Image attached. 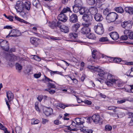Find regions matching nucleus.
I'll return each instance as SVG.
<instances>
[{"mask_svg": "<svg viewBox=\"0 0 133 133\" xmlns=\"http://www.w3.org/2000/svg\"><path fill=\"white\" fill-rule=\"evenodd\" d=\"M98 75L101 78H96L95 79L96 81L99 82L101 83H103V80H105L106 81V83L107 84V82H112L114 79L112 78V75L110 74L105 73L102 70L100 72L99 74H98Z\"/></svg>", "mask_w": 133, "mask_h": 133, "instance_id": "1", "label": "nucleus"}, {"mask_svg": "<svg viewBox=\"0 0 133 133\" xmlns=\"http://www.w3.org/2000/svg\"><path fill=\"white\" fill-rule=\"evenodd\" d=\"M92 57L94 59H98L101 58L108 59L109 62H114V57H111L106 56L104 54H99L95 50L92 52Z\"/></svg>", "mask_w": 133, "mask_h": 133, "instance_id": "2", "label": "nucleus"}, {"mask_svg": "<svg viewBox=\"0 0 133 133\" xmlns=\"http://www.w3.org/2000/svg\"><path fill=\"white\" fill-rule=\"evenodd\" d=\"M118 15L114 12L108 13L106 17V19L109 23L113 22L118 18Z\"/></svg>", "mask_w": 133, "mask_h": 133, "instance_id": "3", "label": "nucleus"}, {"mask_svg": "<svg viewBox=\"0 0 133 133\" xmlns=\"http://www.w3.org/2000/svg\"><path fill=\"white\" fill-rule=\"evenodd\" d=\"M107 85L109 87L114 86L115 87V86H114V85L120 87L122 85L123 82L120 80L114 79L112 82H107Z\"/></svg>", "mask_w": 133, "mask_h": 133, "instance_id": "4", "label": "nucleus"}, {"mask_svg": "<svg viewBox=\"0 0 133 133\" xmlns=\"http://www.w3.org/2000/svg\"><path fill=\"white\" fill-rule=\"evenodd\" d=\"M94 29L95 32L98 35H102L104 32V29L101 23H99L97 25L95 26Z\"/></svg>", "mask_w": 133, "mask_h": 133, "instance_id": "5", "label": "nucleus"}, {"mask_svg": "<svg viewBox=\"0 0 133 133\" xmlns=\"http://www.w3.org/2000/svg\"><path fill=\"white\" fill-rule=\"evenodd\" d=\"M15 8L17 12L23 11L24 10V3L21 1H17L15 5Z\"/></svg>", "mask_w": 133, "mask_h": 133, "instance_id": "6", "label": "nucleus"}, {"mask_svg": "<svg viewBox=\"0 0 133 133\" xmlns=\"http://www.w3.org/2000/svg\"><path fill=\"white\" fill-rule=\"evenodd\" d=\"M132 22L130 21H124L121 23L122 27L125 29H130L132 28Z\"/></svg>", "mask_w": 133, "mask_h": 133, "instance_id": "7", "label": "nucleus"}, {"mask_svg": "<svg viewBox=\"0 0 133 133\" xmlns=\"http://www.w3.org/2000/svg\"><path fill=\"white\" fill-rule=\"evenodd\" d=\"M82 19L84 21L86 22L89 23L92 21V16L91 14L87 13L83 15Z\"/></svg>", "mask_w": 133, "mask_h": 133, "instance_id": "8", "label": "nucleus"}, {"mask_svg": "<svg viewBox=\"0 0 133 133\" xmlns=\"http://www.w3.org/2000/svg\"><path fill=\"white\" fill-rule=\"evenodd\" d=\"M40 39L38 38L31 37L30 38V41L31 43L35 47H36L40 42Z\"/></svg>", "mask_w": 133, "mask_h": 133, "instance_id": "9", "label": "nucleus"}, {"mask_svg": "<svg viewBox=\"0 0 133 133\" xmlns=\"http://www.w3.org/2000/svg\"><path fill=\"white\" fill-rule=\"evenodd\" d=\"M89 70L92 72H97L98 74H99L100 72L102 70L101 69H99L98 67H95L91 65H88L87 67Z\"/></svg>", "mask_w": 133, "mask_h": 133, "instance_id": "10", "label": "nucleus"}, {"mask_svg": "<svg viewBox=\"0 0 133 133\" xmlns=\"http://www.w3.org/2000/svg\"><path fill=\"white\" fill-rule=\"evenodd\" d=\"M91 31L90 29L87 26H84L81 30V33L83 35H87Z\"/></svg>", "mask_w": 133, "mask_h": 133, "instance_id": "11", "label": "nucleus"}, {"mask_svg": "<svg viewBox=\"0 0 133 133\" xmlns=\"http://www.w3.org/2000/svg\"><path fill=\"white\" fill-rule=\"evenodd\" d=\"M58 18L59 20L63 22H65L67 20L68 18L65 14L60 13L58 15Z\"/></svg>", "mask_w": 133, "mask_h": 133, "instance_id": "12", "label": "nucleus"}, {"mask_svg": "<svg viewBox=\"0 0 133 133\" xmlns=\"http://www.w3.org/2000/svg\"><path fill=\"white\" fill-rule=\"evenodd\" d=\"M91 119L95 123L97 124L101 123V120H100V117L98 115H94L92 116Z\"/></svg>", "mask_w": 133, "mask_h": 133, "instance_id": "13", "label": "nucleus"}, {"mask_svg": "<svg viewBox=\"0 0 133 133\" xmlns=\"http://www.w3.org/2000/svg\"><path fill=\"white\" fill-rule=\"evenodd\" d=\"M69 21L72 23H75L78 21V17L76 14H72L70 16Z\"/></svg>", "mask_w": 133, "mask_h": 133, "instance_id": "14", "label": "nucleus"}, {"mask_svg": "<svg viewBox=\"0 0 133 133\" xmlns=\"http://www.w3.org/2000/svg\"><path fill=\"white\" fill-rule=\"evenodd\" d=\"M43 113L46 116L50 115L53 112V110L50 108H45L43 109Z\"/></svg>", "mask_w": 133, "mask_h": 133, "instance_id": "15", "label": "nucleus"}, {"mask_svg": "<svg viewBox=\"0 0 133 133\" xmlns=\"http://www.w3.org/2000/svg\"><path fill=\"white\" fill-rule=\"evenodd\" d=\"M94 18L95 20L97 22H101L103 19L102 15L99 13H96L94 15Z\"/></svg>", "mask_w": 133, "mask_h": 133, "instance_id": "16", "label": "nucleus"}, {"mask_svg": "<svg viewBox=\"0 0 133 133\" xmlns=\"http://www.w3.org/2000/svg\"><path fill=\"white\" fill-rule=\"evenodd\" d=\"M109 34L112 39L114 40H117L119 38L118 34L116 32H112Z\"/></svg>", "mask_w": 133, "mask_h": 133, "instance_id": "17", "label": "nucleus"}, {"mask_svg": "<svg viewBox=\"0 0 133 133\" xmlns=\"http://www.w3.org/2000/svg\"><path fill=\"white\" fill-rule=\"evenodd\" d=\"M6 95L8 101L10 103L14 98V95L10 91L6 92Z\"/></svg>", "mask_w": 133, "mask_h": 133, "instance_id": "18", "label": "nucleus"}, {"mask_svg": "<svg viewBox=\"0 0 133 133\" xmlns=\"http://www.w3.org/2000/svg\"><path fill=\"white\" fill-rule=\"evenodd\" d=\"M89 11V10L87 8L84 7L81 8L79 11L80 14L82 15L87 14L88 13Z\"/></svg>", "mask_w": 133, "mask_h": 133, "instance_id": "19", "label": "nucleus"}, {"mask_svg": "<svg viewBox=\"0 0 133 133\" xmlns=\"http://www.w3.org/2000/svg\"><path fill=\"white\" fill-rule=\"evenodd\" d=\"M80 27V24L78 23H76L74 24L72 26L71 30L72 31L74 32H76L78 30V29Z\"/></svg>", "mask_w": 133, "mask_h": 133, "instance_id": "20", "label": "nucleus"}, {"mask_svg": "<svg viewBox=\"0 0 133 133\" xmlns=\"http://www.w3.org/2000/svg\"><path fill=\"white\" fill-rule=\"evenodd\" d=\"M75 121L80 127H83L84 126L81 125H83V124L84 123L82 121V119L79 118H76L75 119Z\"/></svg>", "mask_w": 133, "mask_h": 133, "instance_id": "21", "label": "nucleus"}, {"mask_svg": "<svg viewBox=\"0 0 133 133\" xmlns=\"http://www.w3.org/2000/svg\"><path fill=\"white\" fill-rule=\"evenodd\" d=\"M17 31L15 29H12L11 30V31L9 33L8 35L6 36V38H8L10 37H16L18 36L15 34L17 32ZM19 36V35H18Z\"/></svg>", "mask_w": 133, "mask_h": 133, "instance_id": "22", "label": "nucleus"}, {"mask_svg": "<svg viewBox=\"0 0 133 133\" xmlns=\"http://www.w3.org/2000/svg\"><path fill=\"white\" fill-rule=\"evenodd\" d=\"M31 3L29 1H27L24 3V9L29 11L31 8Z\"/></svg>", "mask_w": 133, "mask_h": 133, "instance_id": "23", "label": "nucleus"}, {"mask_svg": "<svg viewBox=\"0 0 133 133\" xmlns=\"http://www.w3.org/2000/svg\"><path fill=\"white\" fill-rule=\"evenodd\" d=\"M61 31L64 33H68L69 32V28L68 26L64 25H62L60 29Z\"/></svg>", "mask_w": 133, "mask_h": 133, "instance_id": "24", "label": "nucleus"}, {"mask_svg": "<svg viewBox=\"0 0 133 133\" xmlns=\"http://www.w3.org/2000/svg\"><path fill=\"white\" fill-rule=\"evenodd\" d=\"M90 13L92 15H95L96 13H97L98 10L95 7H91L89 10Z\"/></svg>", "mask_w": 133, "mask_h": 133, "instance_id": "25", "label": "nucleus"}, {"mask_svg": "<svg viewBox=\"0 0 133 133\" xmlns=\"http://www.w3.org/2000/svg\"><path fill=\"white\" fill-rule=\"evenodd\" d=\"M125 11L130 15L133 14V7H127L125 8Z\"/></svg>", "mask_w": 133, "mask_h": 133, "instance_id": "26", "label": "nucleus"}, {"mask_svg": "<svg viewBox=\"0 0 133 133\" xmlns=\"http://www.w3.org/2000/svg\"><path fill=\"white\" fill-rule=\"evenodd\" d=\"M78 105H74V104H70L69 105H64L63 104H57V106L59 107L60 108H61L63 109H64L66 107H67L68 106H72V107H73V106H76Z\"/></svg>", "mask_w": 133, "mask_h": 133, "instance_id": "27", "label": "nucleus"}, {"mask_svg": "<svg viewBox=\"0 0 133 133\" xmlns=\"http://www.w3.org/2000/svg\"><path fill=\"white\" fill-rule=\"evenodd\" d=\"M75 3L74 5L80 8L83 5L82 2L81 0H75Z\"/></svg>", "mask_w": 133, "mask_h": 133, "instance_id": "28", "label": "nucleus"}, {"mask_svg": "<svg viewBox=\"0 0 133 133\" xmlns=\"http://www.w3.org/2000/svg\"><path fill=\"white\" fill-rule=\"evenodd\" d=\"M86 37L89 39H95L96 38L95 34L92 33H90L89 34H88L86 35Z\"/></svg>", "mask_w": 133, "mask_h": 133, "instance_id": "29", "label": "nucleus"}, {"mask_svg": "<svg viewBox=\"0 0 133 133\" xmlns=\"http://www.w3.org/2000/svg\"><path fill=\"white\" fill-rule=\"evenodd\" d=\"M6 56H8L9 57H10L9 60L11 61H15V59H16V56L14 55L12 56L10 54H7L6 55Z\"/></svg>", "mask_w": 133, "mask_h": 133, "instance_id": "30", "label": "nucleus"}, {"mask_svg": "<svg viewBox=\"0 0 133 133\" xmlns=\"http://www.w3.org/2000/svg\"><path fill=\"white\" fill-rule=\"evenodd\" d=\"M116 11L117 12L122 13L124 12V10L122 7L120 6L115 8Z\"/></svg>", "mask_w": 133, "mask_h": 133, "instance_id": "31", "label": "nucleus"}, {"mask_svg": "<svg viewBox=\"0 0 133 133\" xmlns=\"http://www.w3.org/2000/svg\"><path fill=\"white\" fill-rule=\"evenodd\" d=\"M77 37V34L74 32L70 33L69 36V37L71 38L76 39Z\"/></svg>", "mask_w": 133, "mask_h": 133, "instance_id": "32", "label": "nucleus"}, {"mask_svg": "<svg viewBox=\"0 0 133 133\" xmlns=\"http://www.w3.org/2000/svg\"><path fill=\"white\" fill-rule=\"evenodd\" d=\"M121 62H123L125 61L124 60H122V59L120 58L114 57V62L118 63Z\"/></svg>", "mask_w": 133, "mask_h": 133, "instance_id": "33", "label": "nucleus"}, {"mask_svg": "<svg viewBox=\"0 0 133 133\" xmlns=\"http://www.w3.org/2000/svg\"><path fill=\"white\" fill-rule=\"evenodd\" d=\"M71 11L70 9L68 7H66L65 8H64L62 10L61 13L65 14V13L67 12H70Z\"/></svg>", "mask_w": 133, "mask_h": 133, "instance_id": "34", "label": "nucleus"}, {"mask_svg": "<svg viewBox=\"0 0 133 133\" xmlns=\"http://www.w3.org/2000/svg\"><path fill=\"white\" fill-rule=\"evenodd\" d=\"M52 29L56 28V22L54 21L50 22L48 25Z\"/></svg>", "mask_w": 133, "mask_h": 133, "instance_id": "35", "label": "nucleus"}, {"mask_svg": "<svg viewBox=\"0 0 133 133\" xmlns=\"http://www.w3.org/2000/svg\"><path fill=\"white\" fill-rule=\"evenodd\" d=\"M73 11L75 13H77L79 11L80 8L74 5L72 6Z\"/></svg>", "mask_w": 133, "mask_h": 133, "instance_id": "36", "label": "nucleus"}, {"mask_svg": "<svg viewBox=\"0 0 133 133\" xmlns=\"http://www.w3.org/2000/svg\"><path fill=\"white\" fill-rule=\"evenodd\" d=\"M14 18L16 20L22 23H26V21H25V20L22 19H21L17 16H16L14 17Z\"/></svg>", "mask_w": 133, "mask_h": 133, "instance_id": "37", "label": "nucleus"}, {"mask_svg": "<svg viewBox=\"0 0 133 133\" xmlns=\"http://www.w3.org/2000/svg\"><path fill=\"white\" fill-rule=\"evenodd\" d=\"M47 86L48 88V89L55 88L56 87V86L54 84L50 82L48 83Z\"/></svg>", "mask_w": 133, "mask_h": 133, "instance_id": "38", "label": "nucleus"}, {"mask_svg": "<svg viewBox=\"0 0 133 133\" xmlns=\"http://www.w3.org/2000/svg\"><path fill=\"white\" fill-rule=\"evenodd\" d=\"M115 107L111 106H109L108 108V110H113L114 112H116V109L117 108Z\"/></svg>", "mask_w": 133, "mask_h": 133, "instance_id": "39", "label": "nucleus"}, {"mask_svg": "<svg viewBox=\"0 0 133 133\" xmlns=\"http://www.w3.org/2000/svg\"><path fill=\"white\" fill-rule=\"evenodd\" d=\"M87 1L89 4L91 5H94L96 3L95 0H87Z\"/></svg>", "mask_w": 133, "mask_h": 133, "instance_id": "40", "label": "nucleus"}, {"mask_svg": "<svg viewBox=\"0 0 133 133\" xmlns=\"http://www.w3.org/2000/svg\"><path fill=\"white\" fill-rule=\"evenodd\" d=\"M20 12V15L24 17H26V15L28 14L27 12L23 11L20 12Z\"/></svg>", "mask_w": 133, "mask_h": 133, "instance_id": "41", "label": "nucleus"}, {"mask_svg": "<svg viewBox=\"0 0 133 133\" xmlns=\"http://www.w3.org/2000/svg\"><path fill=\"white\" fill-rule=\"evenodd\" d=\"M109 41L107 37H102L99 38V41L100 42H105Z\"/></svg>", "mask_w": 133, "mask_h": 133, "instance_id": "42", "label": "nucleus"}, {"mask_svg": "<svg viewBox=\"0 0 133 133\" xmlns=\"http://www.w3.org/2000/svg\"><path fill=\"white\" fill-rule=\"evenodd\" d=\"M43 35H42L43 37L44 38H46L49 39V37H50V36L47 35L46 34H45L47 33V32L44 31H43Z\"/></svg>", "mask_w": 133, "mask_h": 133, "instance_id": "43", "label": "nucleus"}, {"mask_svg": "<svg viewBox=\"0 0 133 133\" xmlns=\"http://www.w3.org/2000/svg\"><path fill=\"white\" fill-rule=\"evenodd\" d=\"M51 89H46L45 90L49 92V93L51 94H52L55 92L56 91L55 90Z\"/></svg>", "mask_w": 133, "mask_h": 133, "instance_id": "44", "label": "nucleus"}, {"mask_svg": "<svg viewBox=\"0 0 133 133\" xmlns=\"http://www.w3.org/2000/svg\"><path fill=\"white\" fill-rule=\"evenodd\" d=\"M112 129V127L109 125H107L105 126V131H111Z\"/></svg>", "mask_w": 133, "mask_h": 133, "instance_id": "45", "label": "nucleus"}, {"mask_svg": "<svg viewBox=\"0 0 133 133\" xmlns=\"http://www.w3.org/2000/svg\"><path fill=\"white\" fill-rule=\"evenodd\" d=\"M16 69L19 70H20L22 69V66L18 63H17L16 64Z\"/></svg>", "mask_w": 133, "mask_h": 133, "instance_id": "46", "label": "nucleus"}, {"mask_svg": "<svg viewBox=\"0 0 133 133\" xmlns=\"http://www.w3.org/2000/svg\"><path fill=\"white\" fill-rule=\"evenodd\" d=\"M109 11L110 10L109 9L107 8L103 10V14L104 15H107L108 13H110L109 12Z\"/></svg>", "mask_w": 133, "mask_h": 133, "instance_id": "47", "label": "nucleus"}, {"mask_svg": "<svg viewBox=\"0 0 133 133\" xmlns=\"http://www.w3.org/2000/svg\"><path fill=\"white\" fill-rule=\"evenodd\" d=\"M31 30L32 32L36 35H37L38 34L37 32V28L36 27H33Z\"/></svg>", "mask_w": 133, "mask_h": 133, "instance_id": "48", "label": "nucleus"}, {"mask_svg": "<svg viewBox=\"0 0 133 133\" xmlns=\"http://www.w3.org/2000/svg\"><path fill=\"white\" fill-rule=\"evenodd\" d=\"M39 2L38 0H35L33 1L32 4L34 6L36 7H37V5L39 4Z\"/></svg>", "mask_w": 133, "mask_h": 133, "instance_id": "49", "label": "nucleus"}, {"mask_svg": "<svg viewBox=\"0 0 133 133\" xmlns=\"http://www.w3.org/2000/svg\"><path fill=\"white\" fill-rule=\"evenodd\" d=\"M59 37H55L53 36H50V37H49V39L52 40L53 41H55L56 40H59Z\"/></svg>", "mask_w": 133, "mask_h": 133, "instance_id": "50", "label": "nucleus"}, {"mask_svg": "<svg viewBox=\"0 0 133 133\" xmlns=\"http://www.w3.org/2000/svg\"><path fill=\"white\" fill-rule=\"evenodd\" d=\"M83 102L85 104L88 105H91L92 104V102L91 101L87 99L85 100Z\"/></svg>", "mask_w": 133, "mask_h": 133, "instance_id": "51", "label": "nucleus"}, {"mask_svg": "<svg viewBox=\"0 0 133 133\" xmlns=\"http://www.w3.org/2000/svg\"><path fill=\"white\" fill-rule=\"evenodd\" d=\"M129 29H125L124 31V35H126L127 36H128V34H129L130 32L129 30Z\"/></svg>", "mask_w": 133, "mask_h": 133, "instance_id": "52", "label": "nucleus"}, {"mask_svg": "<svg viewBox=\"0 0 133 133\" xmlns=\"http://www.w3.org/2000/svg\"><path fill=\"white\" fill-rule=\"evenodd\" d=\"M71 125L75 127L76 128H78L79 127V126L78 125V124L76 123L75 122H74L73 121H72L71 123Z\"/></svg>", "mask_w": 133, "mask_h": 133, "instance_id": "53", "label": "nucleus"}, {"mask_svg": "<svg viewBox=\"0 0 133 133\" xmlns=\"http://www.w3.org/2000/svg\"><path fill=\"white\" fill-rule=\"evenodd\" d=\"M32 121L33 122H32V124H38L39 122V120L38 119L33 120Z\"/></svg>", "mask_w": 133, "mask_h": 133, "instance_id": "54", "label": "nucleus"}, {"mask_svg": "<svg viewBox=\"0 0 133 133\" xmlns=\"http://www.w3.org/2000/svg\"><path fill=\"white\" fill-rule=\"evenodd\" d=\"M128 37L129 38L133 39V32H131L128 34Z\"/></svg>", "mask_w": 133, "mask_h": 133, "instance_id": "55", "label": "nucleus"}, {"mask_svg": "<svg viewBox=\"0 0 133 133\" xmlns=\"http://www.w3.org/2000/svg\"><path fill=\"white\" fill-rule=\"evenodd\" d=\"M41 74L40 72L37 74H35L34 75V76L35 78H37L40 77L41 76Z\"/></svg>", "mask_w": 133, "mask_h": 133, "instance_id": "56", "label": "nucleus"}, {"mask_svg": "<svg viewBox=\"0 0 133 133\" xmlns=\"http://www.w3.org/2000/svg\"><path fill=\"white\" fill-rule=\"evenodd\" d=\"M54 123L56 125H58L61 123V122L58 120H56L54 121Z\"/></svg>", "mask_w": 133, "mask_h": 133, "instance_id": "57", "label": "nucleus"}, {"mask_svg": "<svg viewBox=\"0 0 133 133\" xmlns=\"http://www.w3.org/2000/svg\"><path fill=\"white\" fill-rule=\"evenodd\" d=\"M126 62H123L125 64L127 65H133V62H127V61H125Z\"/></svg>", "mask_w": 133, "mask_h": 133, "instance_id": "58", "label": "nucleus"}, {"mask_svg": "<svg viewBox=\"0 0 133 133\" xmlns=\"http://www.w3.org/2000/svg\"><path fill=\"white\" fill-rule=\"evenodd\" d=\"M5 101L6 104V105H7V106H8L9 110H10V105L9 103V102L7 100L6 98H5Z\"/></svg>", "mask_w": 133, "mask_h": 133, "instance_id": "59", "label": "nucleus"}, {"mask_svg": "<svg viewBox=\"0 0 133 133\" xmlns=\"http://www.w3.org/2000/svg\"><path fill=\"white\" fill-rule=\"evenodd\" d=\"M128 36L126 35L122 36L120 37V39L123 40H126L128 39Z\"/></svg>", "mask_w": 133, "mask_h": 133, "instance_id": "60", "label": "nucleus"}, {"mask_svg": "<svg viewBox=\"0 0 133 133\" xmlns=\"http://www.w3.org/2000/svg\"><path fill=\"white\" fill-rule=\"evenodd\" d=\"M126 100L125 99H123L122 100L117 101V103L118 104H122L125 102Z\"/></svg>", "mask_w": 133, "mask_h": 133, "instance_id": "61", "label": "nucleus"}, {"mask_svg": "<svg viewBox=\"0 0 133 133\" xmlns=\"http://www.w3.org/2000/svg\"><path fill=\"white\" fill-rule=\"evenodd\" d=\"M62 25H61V22H60L58 21L57 23L56 22V27H58L60 29L61 26Z\"/></svg>", "mask_w": 133, "mask_h": 133, "instance_id": "62", "label": "nucleus"}, {"mask_svg": "<svg viewBox=\"0 0 133 133\" xmlns=\"http://www.w3.org/2000/svg\"><path fill=\"white\" fill-rule=\"evenodd\" d=\"M42 121L43 124H45L46 123L48 122L49 121L47 119H45L44 118H42Z\"/></svg>", "mask_w": 133, "mask_h": 133, "instance_id": "63", "label": "nucleus"}, {"mask_svg": "<svg viewBox=\"0 0 133 133\" xmlns=\"http://www.w3.org/2000/svg\"><path fill=\"white\" fill-rule=\"evenodd\" d=\"M128 73H129V75H127L131 76V77H133V72H131L130 70H129L127 72Z\"/></svg>", "mask_w": 133, "mask_h": 133, "instance_id": "64", "label": "nucleus"}]
</instances>
